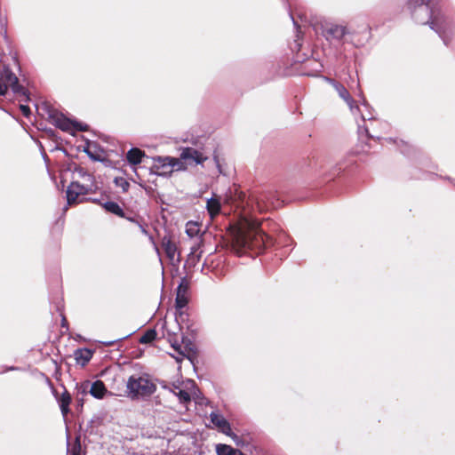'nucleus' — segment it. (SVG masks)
Instances as JSON below:
<instances>
[{"label": "nucleus", "instance_id": "nucleus-33", "mask_svg": "<svg viewBox=\"0 0 455 455\" xmlns=\"http://www.w3.org/2000/svg\"><path fill=\"white\" fill-rule=\"evenodd\" d=\"M361 117H362V120H363V121H365L366 119H369V120H370V119H371V118H372L371 116H364L363 114H361Z\"/></svg>", "mask_w": 455, "mask_h": 455}, {"label": "nucleus", "instance_id": "nucleus-34", "mask_svg": "<svg viewBox=\"0 0 455 455\" xmlns=\"http://www.w3.org/2000/svg\"><path fill=\"white\" fill-rule=\"evenodd\" d=\"M188 385H191L192 386L193 385V381H190V380L188 381Z\"/></svg>", "mask_w": 455, "mask_h": 455}, {"label": "nucleus", "instance_id": "nucleus-10", "mask_svg": "<svg viewBox=\"0 0 455 455\" xmlns=\"http://www.w3.org/2000/svg\"><path fill=\"white\" fill-rule=\"evenodd\" d=\"M162 246L166 253V256L172 264L180 262V255L177 253V246L171 240V238L164 236L162 240Z\"/></svg>", "mask_w": 455, "mask_h": 455}, {"label": "nucleus", "instance_id": "nucleus-30", "mask_svg": "<svg viewBox=\"0 0 455 455\" xmlns=\"http://www.w3.org/2000/svg\"><path fill=\"white\" fill-rule=\"evenodd\" d=\"M79 173L81 174V176L86 177L88 179V180H90L92 179V175L89 173H86L82 169L79 170Z\"/></svg>", "mask_w": 455, "mask_h": 455}, {"label": "nucleus", "instance_id": "nucleus-35", "mask_svg": "<svg viewBox=\"0 0 455 455\" xmlns=\"http://www.w3.org/2000/svg\"><path fill=\"white\" fill-rule=\"evenodd\" d=\"M403 154H407V151L405 149H401Z\"/></svg>", "mask_w": 455, "mask_h": 455}, {"label": "nucleus", "instance_id": "nucleus-19", "mask_svg": "<svg viewBox=\"0 0 455 455\" xmlns=\"http://www.w3.org/2000/svg\"><path fill=\"white\" fill-rule=\"evenodd\" d=\"M216 450L218 455H243L240 451L226 444H218Z\"/></svg>", "mask_w": 455, "mask_h": 455}, {"label": "nucleus", "instance_id": "nucleus-15", "mask_svg": "<svg viewBox=\"0 0 455 455\" xmlns=\"http://www.w3.org/2000/svg\"><path fill=\"white\" fill-rule=\"evenodd\" d=\"M145 153L137 148H131L126 154V159L132 165H137L141 163Z\"/></svg>", "mask_w": 455, "mask_h": 455}, {"label": "nucleus", "instance_id": "nucleus-25", "mask_svg": "<svg viewBox=\"0 0 455 455\" xmlns=\"http://www.w3.org/2000/svg\"><path fill=\"white\" fill-rule=\"evenodd\" d=\"M156 163V168L157 170V173L160 175H165L170 173V166L169 165H163V163H158L157 158L155 159Z\"/></svg>", "mask_w": 455, "mask_h": 455}, {"label": "nucleus", "instance_id": "nucleus-11", "mask_svg": "<svg viewBox=\"0 0 455 455\" xmlns=\"http://www.w3.org/2000/svg\"><path fill=\"white\" fill-rule=\"evenodd\" d=\"M184 160L180 158H175L172 156H158L157 162L163 163V165H169L170 171L169 172L183 171L186 169V165L183 162Z\"/></svg>", "mask_w": 455, "mask_h": 455}, {"label": "nucleus", "instance_id": "nucleus-6", "mask_svg": "<svg viewBox=\"0 0 455 455\" xmlns=\"http://www.w3.org/2000/svg\"><path fill=\"white\" fill-rule=\"evenodd\" d=\"M323 79L334 87L339 96L347 104L352 114L355 115L356 113H360V108L358 105L355 103V101L351 97L348 91L344 87V85L326 76H323Z\"/></svg>", "mask_w": 455, "mask_h": 455}, {"label": "nucleus", "instance_id": "nucleus-27", "mask_svg": "<svg viewBox=\"0 0 455 455\" xmlns=\"http://www.w3.org/2000/svg\"><path fill=\"white\" fill-rule=\"evenodd\" d=\"M20 108L24 116L28 117L30 115V109L28 106L21 104L20 106Z\"/></svg>", "mask_w": 455, "mask_h": 455}, {"label": "nucleus", "instance_id": "nucleus-26", "mask_svg": "<svg viewBox=\"0 0 455 455\" xmlns=\"http://www.w3.org/2000/svg\"><path fill=\"white\" fill-rule=\"evenodd\" d=\"M172 347L177 352L178 355L172 356L176 359L178 363L181 362L184 357V353L181 351V346L177 344L176 342L172 343Z\"/></svg>", "mask_w": 455, "mask_h": 455}, {"label": "nucleus", "instance_id": "nucleus-8", "mask_svg": "<svg viewBox=\"0 0 455 455\" xmlns=\"http://www.w3.org/2000/svg\"><path fill=\"white\" fill-rule=\"evenodd\" d=\"M54 124L64 132L73 133L76 131H87L88 125L78 122H73L62 115L53 117Z\"/></svg>", "mask_w": 455, "mask_h": 455}, {"label": "nucleus", "instance_id": "nucleus-13", "mask_svg": "<svg viewBox=\"0 0 455 455\" xmlns=\"http://www.w3.org/2000/svg\"><path fill=\"white\" fill-rule=\"evenodd\" d=\"M93 352L88 348H78L74 352L75 360L77 364L84 366L92 359Z\"/></svg>", "mask_w": 455, "mask_h": 455}, {"label": "nucleus", "instance_id": "nucleus-22", "mask_svg": "<svg viewBox=\"0 0 455 455\" xmlns=\"http://www.w3.org/2000/svg\"><path fill=\"white\" fill-rule=\"evenodd\" d=\"M156 331L154 329L148 330L140 338V343L141 344H148L152 342L156 338Z\"/></svg>", "mask_w": 455, "mask_h": 455}, {"label": "nucleus", "instance_id": "nucleus-4", "mask_svg": "<svg viewBox=\"0 0 455 455\" xmlns=\"http://www.w3.org/2000/svg\"><path fill=\"white\" fill-rule=\"evenodd\" d=\"M11 88L15 94H20L28 99L25 88L19 84L18 77L8 68L0 70V95H4Z\"/></svg>", "mask_w": 455, "mask_h": 455}, {"label": "nucleus", "instance_id": "nucleus-7", "mask_svg": "<svg viewBox=\"0 0 455 455\" xmlns=\"http://www.w3.org/2000/svg\"><path fill=\"white\" fill-rule=\"evenodd\" d=\"M90 191V188L86 186L81 185L77 181H73L67 188V201L68 204H76L82 200L79 199L81 196L87 195Z\"/></svg>", "mask_w": 455, "mask_h": 455}, {"label": "nucleus", "instance_id": "nucleus-12", "mask_svg": "<svg viewBox=\"0 0 455 455\" xmlns=\"http://www.w3.org/2000/svg\"><path fill=\"white\" fill-rule=\"evenodd\" d=\"M323 34L327 39L340 40L347 34V29L343 26L331 24L324 28Z\"/></svg>", "mask_w": 455, "mask_h": 455}, {"label": "nucleus", "instance_id": "nucleus-5", "mask_svg": "<svg viewBox=\"0 0 455 455\" xmlns=\"http://www.w3.org/2000/svg\"><path fill=\"white\" fill-rule=\"evenodd\" d=\"M210 419H211V422L214 425V427L220 432L231 437L236 445L243 444L242 439L232 431L229 422L224 418L223 415H221L216 411H212L210 414Z\"/></svg>", "mask_w": 455, "mask_h": 455}, {"label": "nucleus", "instance_id": "nucleus-23", "mask_svg": "<svg viewBox=\"0 0 455 455\" xmlns=\"http://www.w3.org/2000/svg\"><path fill=\"white\" fill-rule=\"evenodd\" d=\"M186 233L188 236L194 237L199 233V227L197 223L189 221L186 226Z\"/></svg>", "mask_w": 455, "mask_h": 455}, {"label": "nucleus", "instance_id": "nucleus-17", "mask_svg": "<svg viewBox=\"0 0 455 455\" xmlns=\"http://www.w3.org/2000/svg\"><path fill=\"white\" fill-rule=\"evenodd\" d=\"M207 210L212 219L217 216L220 211V203L217 198H211L207 201Z\"/></svg>", "mask_w": 455, "mask_h": 455}, {"label": "nucleus", "instance_id": "nucleus-28", "mask_svg": "<svg viewBox=\"0 0 455 455\" xmlns=\"http://www.w3.org/2000/svg\"><path fill=\"white\" fill-rule=\"evenodd\" d=\"M121 182H122L121 184H116V185L121 187L124 191H127L130 187V184L124 180H121ZM116 183H118V181H116Z\"/></svg>", "mask_w": 455, "mask_h": 455}, {"label": "nucleus", "instance_id": "nucleus-29", "mask_svg": "<svg viewBox=\"0 0 455 455\" xmlns=\"http://www.w3.org/2000/svg\"><path fill=\"white\" fill-rule=\"evenodd\" d=\"M71 455H80V445L75 446L72 449Z\"/></svg>", "mask_w": 455, "mask_h": 455}, {"label": "nucleus", "instance_id": "nucleus-9", "mask_svg": "<svg viewBox=\"0 0 455 455\" xmlns=\"http://www.w3.org/2000/svg\"><path fill=\"white\" fill-rule=\"evenodd\" d=\"M180 157L189 164L195 163L196 164H201L207 159L201 152L192 148H184L180 154Z\"/></svg>", "mask_w": 455, "mask_h": 455}, {"label": "nucleus", "instance_id": "nucleus-16", "mask_svg": "<svg viewBox=\"0 0 455 455\" xmlns=\"http://www.w3.org/2000/svg\"><path fill=\"white\" fill-rule=\"evenodd\" d=\"M107 393V388L104 385V383L101 380H96L94 381L90 389V394L97 398V399H102Z\"/></svg>", "mask_w": 455, "mask_h": 455}, {"label": "nucleus", "instance_id": "nucleus-24", "mask_svg": "<svg viewBox=\"0 0 455 455\" xmlns=\"http://www.w3.org/2000/svg\"><path fill=\"white\" fill-rule=\"evenodd\" d=\"M69 403H70V397L68 395H67V396L63 395L60 400V407L61 412L64 416L67 415V413L69 411L68 410Z\"/></svg>", "mask_w": 455, "mask_h": 455}, {"label": "nucleus", "instance_id": "nucleus-32", "mask_svg": "<svg viewBox=\"0 0 455 455\" xmlns=\"http://www.w3.org/2000/svg\"><path fill=\"white\" fill-rule=\"evenodd\" d=\"M200 244L197 243V244H195L192 248H191V254H196L198 248H199Z\"/></svg>", "mask_w": 455, "mask_h": 455}, {"label": "nucleus", "instance_id": "nucleus-3", "mask_svg": "<svg viewBox=\"0 0 455 455\" xmlns=\"http://www.w3.org/2000/svg\"><path fill=\"white\" fill-rule=\"evenodd\" d=\"M126 387L132 398L147 397L156 391L155 384L145 376H131Z\"/></svg>", "mask_w": 455, "mask_h": 455}, {"label": "nucleus", "instance_id": "nucleus-18", "mask_svg": "<svg viewBox=\"0 0 455 455\" xmlns=\"http://www.w3.org/2000/svg\"><path fill=\"white\" fill-rule=\"evenodd\" d=\"M103 207L106 211H108L111 213H114L117 216L124 217V215L123 209L119 206L118 204H116L115 202H112V201L106 202L103 204Z\"/></svg>", "mask_w": 455, "mask_h": 455}, {"label": "nucleus", "instance_id": "nucleus-14", "mask_svg": "<svg viewBox=\"0 0 455 455\" xmlns=\"http://www.w3.org/2000/svg\"><path fill=\"white\" fill-rule=\"evenodd\" d=\"M187 292H188L187 285L180 283L177 289V295H176V300H175L177 309H181V308L185 307L187 306V304L188 303V298Z\"/></svg>", "mask_w": 455, "mask_h": 455}, {"label": "nucleus", "instance_id": "nucleus-20", "mask_svg": "<svg viewBox=\"0 0 455 455\" xmlns=\"http://www.w3.org/2000/svg\"><path fill=\"white\" fill-rule=\"evenodd\" d=\"M129 221H136V226L140 228L141 233L147 236H148L150 241H153V237L151 235H149L148 231V224L141 219H136V218H126Z\"/></svg>", "mask_w": 455, "mask_h": 455}, {"label": "nucleus", "instance_id": "nucleus-31", "mask_svg": "<svg viewBox=\"0 0 455 455\" xmlns=\"http://www.w3.org/2000/svg\"><path fill=\"white\" fill-rule=\"evenodd\" d=\"M359 97L361 98V102L364 107H368L367 101L365 98L363 96L362 92L359 93Z\"/></svg>", "mask_w": 455, "mask_h": 455}, {"label": "nucleus", "instance_id": "nucleus-1", "mask_svg": "<svg viewBox=\"0 0 455 455\" xmlns=\"http://www.w3.org/2000/svg\"><path fill=\"white\" fill-rule=\"evenodd\" d=\"M411 7H414L412 17L420 24H429L448 45L451 36L455 30V24L452 19L448 18L438 6V0H411Z\"/></svg>", "mask_w": 455, "mask_h": 455}, {"label": "nucleus", "instance_id": "nucleus-2", "mask_svg": "<svg viewBox=\"0 0 455 455\" xmlns=\"http://www.w3.org/2000/svg\"><path fill=\"white\" fill-rule=\"evenodd\" d=\"M267 235L259 228L258 224L245 220L233 235V247L238 255L246 250H261Z\"/></svg>", "mask_w": 455, "mask_h": 455}, {"label": "nucleus", "instance_id": "nucleus-21", "mask_svg": "<svg viewBox=\"0 0 455 455\" xmlns=\"http://www.w3.org/2000/svg\"><path fill=\"white\" fill-rule=\"evenodd\" d=\"M172 392L179 397L181 403H188L191 400L190 395L188 391L180 388L178 386L173 387Z\"/></svg>", "mask_w": 455, "mask_h": 455}]
</instances>
